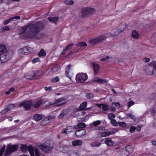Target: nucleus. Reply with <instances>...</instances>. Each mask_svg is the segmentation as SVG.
Masks as SVG:
<instances>
[{"label":"nucleus","mask_w":156,"mask_h":156,"mask_svg":"<svg viewBox=\"0 0 156 156\" xmlns=\"http://www.w3.org/2000/svg\"><path fill=\"white\" fill-rule=\"evenodd\" d=\"M20 149L23 152H26L29 151L31 156H35L34 153V150L33 146H29L27 147L26 145H22L20 147Z\"/></svg>","instance_id":"423d86ee"},{"label":"nucleus","mask_w":156,"mask_h":156,"mask_svg":"<svg viewBox=\"0 0 156 156\" xmlns=\"http://www.w3.org/2000/svg\"><path fill=\"white\" fill-rule=\"evenodd\" d=\"M76 45L78 47H85L87 46V44L85 42H82L79 43Z\"/></svg>","instance_id":"37998d69"},{"label":"nucleus","mask_w":156,"mask_h":156,"mask_svg":"<svg viewBox=\"0 0 156 156\" xmlns=\"http://www.w3.org/2000/svg\"><path fill=\"white\" fill-rule=\"evenodd\" d=\"M82 144V141L80 140H76L72 142V145L73 146L80 145Z\"/></svg>","instance_id":"5701e85b"},{"label":"nucleus","mask_w":156,"mask_h":156,"mask_svg":"<svg viewBox=\"0 0 156 156\" xmlns=\"http://www.w3.org/2000/svg\"><path fill=\"white\" fill-rule=\"evenodd\" d=\"M63 150H62V151L64 153L67 152L69 149V147L67 145H64L62 147Z\"/></svg>","instance_id":"a19ab883"},{"label":"nucleus","mask_w":156,"mask_h":156,"mask_svg":"<svg viewBox=\"0 0 156 156\" xmlns=\"http://www.w3.org/2000/svg\"><path fill=\"white\" fill-rule=\"evenodd\" d=\"M151 113L152 115H154L156 114V104L155 105L154 108L151 110Z\"/></svg>","instance_id":"ea45409f"},{"label":"nucleus","mask_w":156,"mask_h":156,"mask_svg":"<svg viewBox=\"0 0 156 156\" xmlns=\"http://www.w3.org/2000/svg\"><path fill=\"white\" fill-rule=\"evenodd\" d=\"M127 118H130L131 119L134 121H135L136 119L135 116L132 114L129 113L126 115Z\"/></svg>","instance_id":"4c0bfd02"},{"label":"nucleus","mask_w":156,"mask_h":156,"mask_svg":"<svg viewBox=\"0 0 156 156\" xmlns=\"http://www.w3.org/2000/svg\"><path fill=\"white\" fill-rule=\"evenodd\" d=\"M95 81L98 82L100 83H106L107 81L105 79H102L99 78H97L94 80Z\"/></svg>","instance_id":"c756f323"},{"label":"nucleus","mask_w":156,"mask_h":156,"mask_svg":"<svg viewBox=\"0 0 156 156\" xmlns=\"http://www.w3.org/2000/svg\"><path fill=\"white\" fill-rule=\"evenodd\" d=\"M73 45V44H69L66 46V49L68 51L72 48V47Z\"/></svg>","instance_id":"864d4df0"},{"label":"nucleus","mask_w":156,"mask_h":156,"mask_svg":"<svg viewBox=\"0 0 156 156\" xmlns=\"http://www.w3.org/2000/svg\"><path fill=\"white\" fill-rule=\"evenodd\" d=\"M34 151L36 156H45V155H43L41 154L37 148H34Z\"/></svg>","instance_id":"72a5a7b5"},{"label":"nucleus","mask_w":156,"mask_h":156,"mask_svg":"<svg viewBox=\"0 0 156 156\" xmlns=\"http://www.w3.org/2000/svg\"><path fill=\"white\" fill-rule=\"evenodd\" d=\"M59 80V78L58 77H55L52 78L51 81L52 82L55 83L58 82Z\"/></svg>","instance_id":"8fccbe9b"},{"label":"nucleus","mask_w":156,"mask_h":156,"mask_svg":"<svg viewBox=\"0 0 156 156\" xmlns=\"http://www.w3.org/2000/svg\"><path fill=\"white\" fill-rule=\"evenodd\" d=\"M115 116L113 113L109 114L108 115V119L110 120H112L114 118Z\"/></svg>","instance_id":"09e8293b"},{"label":"nucleus","mask_w":156,"mask_h":156,"mask_svg":"<svg viewBox=\"0 0 156 156\" xmlns=\"http://www.w3.org/2000/svg\"><path fill=\"white\" fill-rule=\"evenodd\" d=\"M93 66L95 73L97 74L99 69V66L97 64L95 63L93 64Z\"/></svg>","instance_id":"c85d7f7f"},{"label":"nucleus","mask_w":156,"mask_h":156,"mask_svg":"<svg viewBox=\"0 0 156 156\" xmlns=\"http://www.w3.org/2000/svg\"><path fill=\"white\" fill-rule=\"evenodd\" d=\"M12 19L11 18L9 19L5 20L4 22V24L5 25L7 24L8 23L10 22L11 20H12Z\"/></svg>","instance_id":"5fc2aeb1"},{"label":"nucleus","mask_w":156,"mask_h":156,"mask_svg":"<svg viewBox=\"0 0 156 156\" xmlns=\"http://www.w3.org/2000/svg\"><path fill=\"white\" fill-rule=\"evenodd\" d=\"M5 147L3 146L0 150V156H2L5 150Z\"/></svg>","instance_id":"6e6d98bb"},{"label":"nucleus","mask_w":156,"mask_h":156,"mask_svg":"<svg viewBox=\"0 0 156 156\" xmlns=\"http://www.w3.org/2000/svg\"><path fill=\"white\" fill-rule=\"evenodd\" d=\"M111 134V133L109 131H106L105 132H103L101 133V136L102 137H106L108 136Z\"/></svg>","instance_id":"c9c22d12"},{"label":"nucleus","mask_w":156,"mask_h":156,"mask_svg":"<svg viewBox=\"0 0 156 156\" xmlns=\"http://www.w3.org/2000/svg\"><path fill=\"white\" fill-rule=\"evenodd\" d=\"M91 145L93 147H97L100 146L101 145V144L98 142L94 141L92 142Z\"/></svg>","instance_id":"2f4dec72"},{"label":"nucleus","mask_w":156,"mask_h":156,"mask_svg":"<svg viewBox=\"0 0 156 156\" xmlns=\"http://www.w3.org/2000/svg\"><path fill=\"white\" fill-rule=\"evenodd\" d=\"M39 57L44 56L46 55V52L44 49H41L38 54Z\"/></svg>","instance_id":"e433bc0d"},{"label":"nucleus","mask_w":156,"mask_h":156,"mask_svg":"<svg viewBox=\"0 0 156 156\" xmlns=\"http://www.w3.org/2000/svg\"><path fill=\"white\" fill-rule=\"evenodd\" d=\"M42 102V101L41 100H40L38 101L37 102H36L34 105V108H38L40 105L41 104Z\"/></svg>","instance_id":"f704fd0d"},{"label":"nucleus","mask_w":156,"mask_h":156,"mask_svg":"<svg viewBox=\"0 0 156 156\" xmlns=\"http://www.w3.org/2000/svg\"><path fill=\"white\" fill-rule=\"evenodd\" d=\"M2 31H8L10 30V28L8 26H5L2 28Z\"/></svg>","instance_id":"bf43d9fd"},{"label":"nucleus","mask_w":156,"mask_h":156,"mask_svg":"<svg viewBox=\"0 0 156 156\" xmlns=\"http://www.w3.org/2000/svg\"><path fill=\"white\" fill-rule=\"evenodd\" d=\"M68 113V111L66 109H64L63 110L61 113L58 116V118L59 119H62L65 115H67Z\"/></svg>","instance_id":"393cba45"},{"label":"nucleus","mask_w":156,"mask_h":156,"mask_svg":"<svg viewBox=\"0 0 156 156\" xmlns=\"http://www.w3.org/2000/svg\"><path fill=\"white\" fill-rule=\"evenodd\" d=\"M14 87H12L10 89L9 91L6 92L5 94L7 95H9L11 92L14 91Z\"/></svg>","instance_id":"de8ad7c7"},{"label":"nucleus","mask_w":156,"mask_h":156,"mask_svg":"<svg viewBox=\"0 0 156 156\" xmlns=\"http://www.w3.org/2000/svg\"><path fill=\"white\" fill-rule=\"evenodd\" d=\"M86 97L88 99H92L94 97L93 95L91 93H87V94Z\"/></svg>","instance_id":"603ef678"},{"label":"nucleus","mask_w":156,"mask_h":156,"mask_svg":"<svg viewBox=\"0 0 156 156\" xmlns=\"http://www.w3.org/2000/svg\"><path fill=\"white\" fill-rule=\"evenodd\" d=\"M87 106V102H84L80 104V108L81 110H83L85 109Z\"/></svg>","instance_id":"7c9ffc66"},{"label":"nucleus","mask_w":156,"mask_h":156,"mask_svg":"<svg viewBox=\"0 0 156 156\" xmlns=\"http://www.w3.org/2000/svg\"><path fill=\"white\" fill-rule=\"evenodd\" d=\"M86 125L83 123H80L78 124L77 125V127L78 128H83L86 127Z\"/></svg>","instance_id":"c03bdc74"},{"label":"nucleus","mask_w":156,"mask_h":156,"mask_svg":"<svg viewBox=\"0 0 156 156\" xmlns=\"http://www.w3.org/2000/svg\"><path fill=\"white\" fill-rule=\"evenodd\" d=\"M112 105H115V106L117 108H119L120 107V104L119 103V102H113L112 103Z\"/></svg>","instance_id":"0e129e2a"},{"label":"nucleus","mask_w":156,"mask_h":156,"mask_svg":"<svg viewBox=\"0 0 156 156\" xmlns=\"http://www.w3.org/2000/svg\"><path fill=\"white\" fill-rule=\"evenodd\" d=\"M116 30V29H114L113 30H112V32H113V33H112V34L113 35H118V34H116V32L118 31V30Z\"/></svg>","instance_id":"69168bd1"},{"label":"nucleus","mask_w":156,"mask_h":156,"mask_svg":"<svg viewBox=\"0 0 156 156\" xmlns=\"http://www.w3.org/2000/svg\"><path fill=\"white\" fill-rule=\"evenodd\" d=\"M97 106L99 108H101L102 110L104 111H106L108 109V106L106 105L97 104Z\"/></svg>","instance_id":"aec40b11"},{"label":"nucleus","mask_w":156,"mask_h":156,"mask_svg":"<svg viewBox=\"0 0 156 156\" xmlns=\"http://www.w3.org/2000/svg\"><path fill=\"white\" fill-rule=\"evenodd\" d=\"M60 69V67L58 66H54L53 68L51 69V71L54 73L56 72H57Z\"/></svg>","instance_id":"473e14b6"},{"label":"nucleus","mask_w":156,"mask_h":156,"mask_svg":"<svg viewBox=\"0 0 156 156\" xmlns=\"http://www.w3.org/2000/svg\"><path fill=\"white\" fill-rule=\"evenodd\" d=\"M94 11V9L90 7L83 9L81 11V16L83 17L86 16L88 15L92 14Z\"/></svg>","instance_id":"39448f33"},{"label":"nucleus","mask_w":156,"mask_h":156,"mask_svg":"<svg viewBox=\"0 0 156 156\" xmlns=\"http://www.w3.org/2000/svg\"><path fill=\"white\" fill-rule=\"evenodd\" d=\"M136 127L135 126H131L130 128V132L133 133L136 129Z\"/></svg>","instance_id":"680f3d73"},{"label":"nucleus","mask_w":156,"mask_h":156,"mask_svg":"<svg viewBox=\"0 0 156 156\" xmlns=\"http://www.w3.org/2000/svg\"><path fill=\"white\" fill-rule=\"evenodd\" d=\"M98 38L99 43H100L105 40L107 38V37L105 35H102L99 36Z\"/></svg>","instance_id":"a878e982"},{"label":"nucleus","mask_w":156,"mask_h":156,"mask_svg":"<svg viewBox=\"0 0 156 156\" xmlns=\"http://www.w3.org/2000/svg\"><path fill=\"white\" fill-rule=\"evenodd\" d=\"M105 143L107 145L109 146H112L114 144V142L110 138H107L105 139Z\"/></svg>","instance_id":"dca6fc26"},{"label":"nucleus","mask_w":156,"mask_h":156,"mask_svg":"<svg viewBox=\"0 0 156 156\" xmlns=\"http://www.w3.org/2000/svg\"><path fill=\"white\" fill-rule=\"evenodd\" d=\"M50 22L55 23L58 20V18L57 17H50L48 18Z\"/></svg>","instance_id":"cd10ccee"},{"label":"nucleus","mask_w":156,"mask_h":156,"mask_svg":"<svg viewBox=\"0 0 156 156\" xmlns=\"http://www.w3.org/2000/svg\"><path fill=\"white\" fill-rule=\"evenodd\" d=\"M126 24L125 23H123L119 25L116 28V30H118V31L116 32V34H119L122 32L126 27Z\"/></svg>","instance_id":"9b49d317"},{"label":"nucleus","mask_w":156,"mask_h":156,"mask_svg":"<svg viewBox=\"0 0 156 156\" xmlns=\"http://www.w3.org/2000/svg\"><path fill=\"white\" fill-rule=\"evenodd\" d=\"M111 123L112 125L115 126H117V122L115 119H112L111 121Z\"/></svg>","instance_id":"13d9d810"},{"label":"nucleus","mask_w":156,"mask_h":156,"mask_svg":"<svg viewBox=\"0 0 156 156\" xmlns=\"http://www.w3.org/2000/svg\"><path fill=\"white\" fill-rule=\"evenodd\" d=\"M15 107V106L13 104H10L6 108L2 111V114H4L9 111L14 109Z\"/></svg>","instance_id":"4468645a"},{"label":"nucleus","mask_w":156,"mask_h":156,"mask_svg":"<svg viewBox=\"0 0 156 156\" xmlns=\"http://www.w3.org/2000/svg\"><path fill=\"white\" fill-rule=\"evenodd\" d=\"M32 106V102L30 101L23 102L19 105V107L23 106L27 110L30 109Z\"/></svg>","instance_id":"1a4fd4ad"},{"label":"nucleus","mask_w":156,"mask_h":156,"mask_svg":"<svg viewBox=\"0 0 156 156\" xmlns=\"http://www.w3.org/2000/svg\"><path fill=\"white\" fill-rule=\"evenodd\" d=\"M71 67L72 66L70 65H69L66 68V69L65 74L67 76L70 78H70L69 76L68 73L70 72V70H72V69L71 68Z\"/></svg>","instance_id":"bb28decb"},{"label":"nucleus","mask_w":156,"mask_h":156,"mask_svg":"<svg viewBox=\"0 0 156 156\" xmlns=\"http://www.w3.org/2000/svg\"><path fill=\"white\" fill-rule=\"evenodd\" d=\"M20 17L19 16H16L14 17L11 18L12 19V20H13L14 19H16L17 20L20 19Z\"/></svg>","instance_id":"338daca9"},{"label":"nucleus","mask_w":156,"mask_h":156,"mask_svg":"<svg viewBox=\"0 0 156 156\" xmlns=\"http://www.w3.org/2000/svg\"><path fill=\"white\" fill-rule=\"evenodd\" d=\"M68 50L66 49V48H65L64 49L62 52L61 53L62 54H64L65 53H66L67 51H68Z\"/></svg>","instance_id":"774afa93"},{"label":"nucleus","mask_w":156,"mask_h":156,"mask_svg":"<svg viewBox=\"0 0 156 156\" xmlns=\"http://www.w3.org/2000/svg\"><path fill=\"white\" fill-rule=\"evenodd\" d=\"M89 42L91 44H96L99 43L98 37L90 39L89 40Z\"/></svg>","instance_id":"4be33fe9"},{"label":"nucleus","mask_w":156,"mask_h":156,"mask_svg":"<svg viewBox=\"0 0 156 156\" xmlns=\"http://www.w3.org/2000/svg\"><path fill=\"white\" fill-rule=\"evenodd\" d=\"M145 71L146 73L148 75H151L154 74V70H153V68L151 66L147 67Z\"/></svg>","instance_id":"a211bd4d"},{"label":"nucleus","mask_w":156,"mask_h":156,"mask_svg":"<svg viewBox=\"0 0 156 156\" xmlns=\"http://www.w3.org/2000/svg\"><path fill=\"white\" fill-rule=\"evenodd\" d=\"M32 49L30 47H26L18 50V53L20 55H29L31 53Z\"/></svg>","instance_id":"0eeeda50"},{"label":"nucleus","mask_w":156,"mask_h":156,"mask_svg":"<svg viewBox=\"0 0 156 156\" xmlns=\"http://www.w3.org/2000/svg\"><path fill=\"white\" fill-rule=\"evenodd\" d=\"M39 61V59L38 58H35L32 60L33 63H34Z\"/></svg>","instance_id":"052dcab7"},{"label":"nucleus","mask_w":156,"mask_h":156,"mask_svg":"<svg viewBox=\"0 0 156 156\" xmlns=\"http://www.w3.org/2000/svg\"><path fill=\"white\" fill-rule=\"evenodd\" d=\"M65 103V99L64 98H62L56 99L54 103H50L49 105L58 107L64 105Z\"/></svg>","instance_id":"6e6552de"},{"label":"nucleus","mask_w":156,"mask_h":156,"mask_svg":"<svg viewBox=\"0 0 156 156\" xmlns=\"http://www.w3.org/2000/svg\"><path fill=\"white\" fill-rule=\"evenodd\" d=\"M101 123V122L100 121H99V120L96 121L95 122H94L92 123V124H91V126H92V125H93L94 126H97L100 124Z\"/></svg>","instance_id":"49530a36"},{"label":"nucleus","mask_w":156,"mask_h":156,"mask_svg":"<svg viewBox=\"0 0 156 156\" xmlns=\"http://www.w3.org/2000/svg\"><path fill=\"white\" fill-rule=\"evenodd\" d=\"M125 150L127 153L126 154L127 155L126 156H127L130 152L132 151H133V148L130 145H128L126 147Z\"/></svg>","instance_id":"412c9836"},{"label":"nucleus","mask_w":156,"mask_h":156,"mask_svg":"<svg viewBox=\"0 0 156 156\" xmlns=\"http://www.w3.org/2000/svg\"><path fill=\"white\" fill-rule=\"evenodd\" d=\"M7 51L5 46L3 44H0V55Z\"/></svg>","instance_id":"6ab92c4d"},{"label":"nucleus","mask_w":156,"mask_h":156,"mask_svg":"<svg viewBox=\"0 0 156 156\" xmlns=\"http://www.w3.org/2000/svg\"><path fill=\"white\" fill-rule=\"evenodd\" d=\"M151 66L156 72V61H153L151 63Z\"/></svg>","instance_id":"a18cd8bd"},{"label":"nucleus","mask_w":156,"mask_h":156,"mask_svg":"<svg viewBox=\"0 0 156 156\" xmlns=\"http://www.w3.org/2000/svg\"><path fill=\"white\" fill-rule=\"evenodd\" d=\"M18 147V146L17 145L9 144L5 153V156H8L11 153L15 151L16 150Z\"/></svg>","instance_id":"7ed1b4c3"},{"label":"nucleus","mask_w":156,"mask_h":156,"mask_svg":"<svg viewBox=\"0 0 156 156\" xmlns=\"http://www.w3.org/2000/svg\"><path fill=\"white\" fill-rule=\"evenodd\" d=\"M131 35L133 38L135 39H138L139 37L140 34L138 32L133 30L132 31Z\"/></svg>","instance_id":"2eb2a0df"},{"label":"nucleus","mask_w":156,"mask_h":156,"mask_svg":"<svg viewBox=\"0 0 156 156\" xmlns=\"http://www.w3.org/2000/svg\"><path fill=\"white\" fill-rule=\"evenodd\" d=\"M109 58V57L108 56H107L106 57L102 58L101 59V61L103 62L107 61Z\"/></svg>","instance_id":"4d7b16f0"},{"label":"nucleus","mask_w":156,"mask_h":156,"mask_svg":"<svg viewBox=\"0 0 156 156\" xmlns=\"http://www.w3.org/2000/svg\"><path fill=\"white\" fill-rule=\"evenodd\" d=\"M64 3L67 5H72L73 4L74 2L72 0H66L64 2Z\"/></svg>","instance_id":"79ce46f5"},{"label":"nucleus","mask_w":156,"mask_h":156,"mask_svg":"<svg viewBox=\"0 0 156 156\" xmlns=\"http://www.w3.org/2000/svg\"><path fill=\"white\" fill-rule=\"evenodd\" d=\"M54 119L55 117L53 116H48L42 120L41 122V124L42 126H45L51 122Z\"/></svg>","instance_id":"9d476101"},{"label":"nucleus","mask_w":156,"mask_h":156,"mask_svg":"<svg viewBox=\"0 0 156 156\" xmlns=\"http://www.w3.org/2000/svg\"><path fill=\"white\" fill-rule=\"evenodd\" d=\"M73 129V128L70 126H67L66 128L64 130V131L62 132V133H68L70 132H71L72 129Z\"/></svg>","instance_id":"b1692460"},{"label":"nucleus","mask_w":156,"mask_h":156,"mask_svg":"<svg viewBox=\"0 0 156 156\" xmlns=\"http://www.w3.org/2000/svg\"><path fill=\"white\" fill-rule=\"evenodd\" d=\"M131 98H130L129 101L127 103V107L128 108H129L131 106H132L135 104V102L133 101L130 100Z\"/></svg>","instance_id":"58836bf2"},{"label":"nucleus","mask_w":156,"mask_h":156,"mask_svg":"<svg viewBox=\"0 0 156 156\" xmlns=\"http://www.w3.org/2000/svg\"><path fill=\"white\" fill-rule=\"evenodd\" d=\"M118 124L119 126L122 127H125L126 126V124L124 122H119Z\"/></svg>","instance_id":"3c124183"},{"label":"nucleus","mask_w":156,"mask_h":156,"mask_svg":"<svg viewBox=\"0 0 156 156\" xmlns=\"http://www.w3.org/2000/svg\"><path fill=\"white\" fill-rule=\"evenodd\" d=\"M151 39L154 40L156 42V33L153 34L151 37Z\"/></svg>","instance_id":"e2e57ef3"},{"label":"nucleus","mask_w":156,"mask_h":156,"mask_svg":"<svg viewBox=\"0 0 156 156\" xmlns=\"http://www.w3.org/2000/svg\"><path fill=\"white\" fill-rule=\"evenodd\" d=\"M86 133V131L84 129H80L76 130L75 134L76 136L78 137H80L83 135L85 134Z\"/></svg>","instance_id":"ddd939ff"},{"label":"nucleus","mask_w":156,"mask_h":156,"mask_svg":"<svg viewBox=\"0 0 156 156\" xmlns=\"http://www.w3.org/2000/svg\"><path fill=\"white\" fill-rule=\"evenodd\" d=\"M44 117L41 114H35L33 116V119L35 121H38L41 120Z\"/></svg>","instance_id":"f3484780"},{"label":"nucleus","mask_w":156,"mask_h":156,"mask_svg":"<svg viewBox=\"0 0 156 156\" xmlns=\"http://www.w3.org/2000/svg\"><path fill=\"white\" fill-rule=\"evenodd\" d=\"M44 24L41 21H39L32 24L30 23L22 27L19 30V34L26 32L28 28L30 31L33 34H37L41 31L44 27Z\"/></svg>","instance_id":"f257e3e1"},{"label":"nucleus","mask_w":156,"mask_h":156,"mask_svg":"<svg viewBox=\"0 0 156 156\" xmlns=\"http://www.w3.org/2000/svg\"><path fill=\"white\" fill-rule=\"evenodd\" d=\"M11 58V55L8 51L0 55V59L2 63L7 62Z\"/></svg>","instance_id":"20e7f679"},{"label":"nucleus","mask_w":156,"mask_h":156,"mask_svg":"<svg viewBox=\"0 0 156 156\" xmlns=\"http://www.w3.org/2000/svg\"><path fill=\"white\" fill-rule=\"evenodd\" d=\"M87 78L88 76L86 73H80L76 75V80L78 83H83L87 80Z\"/></svg>","instance_id":"f03ea898"},{"label":"nucleus","mask_w":156,"mask_h":156,"mask_svg":"<svg viewBox=\"0 0 156 156\" xmlns=\"http://www.w3.org/2000/svg\"><path fill=\"white\" fill-rule=\"evenodd\" d=\"M39 148L42 151L46 153H48L52 149V147L49 145L42 144L39 145Z\"/></svg>","instance_id":"f8f14e48"}]
</instances>
